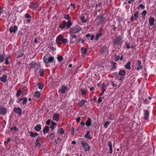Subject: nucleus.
Instances as JSON below:
<instances>
[{
    "mask_svg": "<svg viewBox=\"0 0 156 156\" xmlns=\"http://www.w3.org/2000/svg\"><path fill=\"white\" fill-rule=\"evenodd\" d=\"M5 60V55L0 54V63L3 62Z\"/></svg>",
    "mask_w": 156,
    "mask_h": 156,
    "instance_id": "72a5a7b5",
    "label": "nucleus"
},
{
    "mask_svg": "<svg viewBox=\"0 0 156 156\" xmlns=\"http://www.w3.org/2000/svg\"><path fill=\"white\" fill-rule=\"evenodd\" d=\"M51 122V120L50 119H49L46 121V124L48 125H50Z\"/></svg>",
    "mask_w": 156,
    "mask_h": 156,
    "instance_id": "052dcab7",
    "label": "nucleus"
},
{
    "mask_svg": "<svg viewBox=\"0 0 156 156\" xmlns=\"http://www.w3.org/2000/svg\"><path fill=\"white\" fill-rule=\"evenodd\" d=\"M70 5L71 6H72L73 9H74L76 8V6L75 5V4L71 3L70 4Z\"/></svg>",
    "mask_w": 156,
    "mask_h": 156,
    "instance_id": "338daca9",
    "label": "nucleus"
},
{
    "mask_svg": "<svg viewBox=\"0 0 156 156\" xmlns=\"http://www.w3.org/2000/svg\"><path fill=\"white\" fill-rule=\"evenodd\" d=\"M110 122L109 121H107L105 122L104 124V127L105 128H107L108 127V125L110 124Z\"/></svg>",
    "mask_w": 156,
    "mask_h": 156,
    "instance_id": "603ef678",
    "label": "nucleus"
},
{
    "mask_svg": "<svg viewBox=\"0 0 156 156\" xmlns=\"http://www.w3.org/2000/svg\"><path fill=\"white\" fill-rule=\"evenodd\" d=\"M108 118L109 120H113L115 118V116L113 114H111L108 116Z\"/></svg>",
    "mask_w": 156,
    "mask_h": 156,
    "instance_id": "a18cd8bd",
    "label": "nucleus"
},
{
    "mask_svg": "<svg viewBox=\"0 0 156 156\" xmlns=\"http://www.w3.org/2000/svg\"><path fill=\"white\" fill-rule=\"evenodd\" d=\"M115 79L118 80L119 81H123L125 77L119 75V74H118L117 76L115 78Z\"/></svg>",
    "mask_w": 156,
    "mask_h": 156,
    "instance_id": "b1692460",
    "label": "nucleus"
},
{
    "mask_svg": "<svg viewBox=\"0 0 156 156\" xmlns=\"http://www.w3.org/2000/svg\"><path fill=\"white\" fill-rule=\"evenodd\" d=\"M131 62L129 61L125 65V67L126 69L130 70L131 69L130 66Z\"/></svg>",
    "mask_w": 156,
    "mask_h": 156,
    "instance_id": "2f4dec72",
    "label": "nucleus"
},
{
    "mask_svg": "<svg viewBox=\"0 0 156 156\" xmlns=\"http://www.w3.org/2000/svg\"><path fill=\"white\" fill-rule=\"evenodd\" d=\"M22 91L20 89H19L17 92L16 94V96L18 98L21 94Z\"/></svg>",
    "mask_w": 156,
    "mask_h": 156,
    "instance_id": "c03bdc74",
    "label": "nucleus"
},
{
    "mask_svg": "<svg viewBox=\"0 0 156 156\" xmlns=\"http://www.w3.org/2000/svg\"><path fill=\"white\" fill-rule=\"evenodd\" d=\"M87 102V101L86 100H82L79 102L78 105L80 107H81Z\"/></svg>",
    "mask_w": 156,
    "mask_h": 156,
    "instance_id": "6ab92c4d",
    "label": "nucleus"
},
{
    "mask_svg": "<svg viewBox=\"0 0 156 156\" xmlns=\"http://www.w3.org/2000/svg\"><path fill=\"white\" fill-rule=\"evenodd\" d=\"M57 125V123H55L53 121L51 122V124L50 126V128L52 130H54L55 128V126Z\"/></svg>",
    "mask_w": 156,
    "mask_h": 156,
    "instance_id": "c756f323",
    "label": "nucleus"
},
{
    "mask_svg": "<svg viewBox=\"0 0 156 156\" xmlns=\"http://www.w3.org/2000/svg\"><path fill=\"white\" fill-rule=\"evenodd\" d=\"M41 126L40 124H38L34 127V129L36 131L39 132L41 129Z\"/></svg>",
    "mask_w": 156,
    "mask_h": 156,
    "instance_id": "bb28decb",
    "label": "nucleus"
},
{
    "mask_svg": "<svg viewBox=\"0 0 156 156\" xmlns=\"http://www.w3.org/2000/svg\"><path fill=\"white\" fill-rule=\"evenodd\" d=\"M54 58L52 56H49L47 55L45 56L43 58L44 61L46 63H51L53 62Z\"/></svg>",
    "mask_w": 156,
    "mask_h": 156,
    "instance_id": "20e7f679",
    "label": "nucleus"
},
{
    "mask_svg": "<svg viewBox=\"0 0 156 156\" xmlns=\"http://www.w3.org/2000/svg\"><path fill=\"white\" fill-rule=\"evenodd\" d=\"M25 17L27 18H31L30 15L28 13H27L25 15Z\"/></svg>",
    "mask_w": 156,
    "mask_h": 156,
    "instance_id": "6e6d98bb",
    "label": "nucleus"
},
{
    "mask_svg": "<svg viewBox=\"0 0 156 156\" xmlns=\"http://www.w3.org/2000/svg\"><path fill=\"white\" fill-rule=\"evenodd\" d=\"M2 126L4 127L5 126V124H6V122L5 120H3L2 122Z\"/></svg>",
    "mask_w": 156,
    "mask_h": 156,
    "instance_id": "e2e57ef3",
    "label": "nucleus"
},
{
    "mask_svg": "<svg viewBox=\"0 0 156 156\" xmlns=\"http://www.w3.org/2000/svg\"><path fill=\"white\" fill-rule=\"evenodd\" d=\"M37 65V63L34 61H32L30 64V65L31 68H35Z\"/></svg>",
    "mask_w": 156,
    "mask_h": 156,
    "instance_id": "e433bc0d",
    "label": "nucleus"
},
{
    "mask_svg": "<svg viewBox=\"0 0 156 156\" xmlns=\"http://www.w3.org/2000/svg\"><path fill=\"white\" fill-rule=\"evenodd\" d=\"M108 48L106 46H104L101 48L99 51V52L100 54H105L107 51Z\"/></svg>",
    "mask_w": 156,
    "mask_h": 156,
    "instance_id": "ddd939ff",
    "label": "nucleus"
},
{
    "mask_svg": "<svg viewBox=\"0 0 156 156\" xmlns=\"http://www.w3.org/2000/svg\"><path fill=\"white\" fill-rule=\"evenodd\" d=\"M49 130V127L48 126H45L43 129V132L44 134H45L48 133Z\"/></svg>",
    "mask_w": 156,
    "mask_h": 156,
    "instance_id": "a878e982",
    "label": "nucleus"
},
{
    "mask_svg": "<svg viewBox=\"0 0 156 156\" xmlns=\"http://www.w3.org/2000/svg\"><path fill=\"white\" fill-rule=\"evenodd\" d=\"M139 12L138 11H136L134 13V16H132L130 18V20L131 22L133 21L134 20H136L139 18Z\"/></svg>",
    "mask_w": 156,
    "mask_h": 156,
    "instance_id": "0eeeda50",
    "label": "nucleus"
},
{
    "mask_svg": "<svg viewBox=\"0 0 156 156\" xmlns=\"http://www.w3.org/2000/svg\"><path fill=\"white\" fill-rule=\"evenodd\" d=\"M82 39L81 38H79L77 40V41L75 42L76 44H78L80 41H81Z\"/></svg>",
    "mask_w": 156,
    "mask_h": 156,
    "instance_id": "0e129e2a",
    "label": "nucleus"
},
{
    "mask_svg": "<svg viewBox=\"0 0 156 156\" xmlns=\"http://www.w3.org/2000/svg\"><path fill=\"white\" fill-rule=\"evenodd\" d=\"M49 136L50 137V139L51 140H53L54 138L55 137V133H51V134H50L49 135Z\"/></svg>",
    "mask_w": 156,
    "mask_h": 156,
    "instance_id": "09e8293b",
    "label": "nucleus"
},
{
    "mask_svg": "<svg viewBox=\"0 0 156 156\" xmlns=\"http://www.w3.org/2000/svg\"><path fill=\"white\" fill-rule=\"evenodd\" d=\"M126 74V71L124 69H122L119 71L118 74L125 77Z\"/></svg>",
    "mask_w": 156,
    "mask_h": 156,
    "instance_id": "393cba45",
    "label": "nucleus"
},
{
    "mask_svg": "<svg viewBox=\"0 0 156 156\" xmlns=\"http://www.w3.org/2000/svg\"><path fill=\"white\" fill-rule=\"evenodd\" d=\"M10 129L11 131L13 130L15 131H18V129L16 126H14L13 127H11Z\"/></svg>",
    "mask_w": 156,
    "mask_h": 156,
    "instance_id": "8fccbe9b",
    "label": "nucleus"
},
{
    "mask_svg": "<svg viewBox=\"0 0 156 156\" xmlns=\"http://www.w3.org/2000/svg\"><path fill=\"white\" fill-rule=\"evenodd\" d=\"M22 101H23V102L22 103V104L23 105H25L27 103V99L25 97H24L23 98H19L18 99V101L17 102V103H19V104H20V102Z\"/></svg>",
    "mask_w": 156,
    "mask_h": 156,
    "instance_id": "2eb2a0df",
    "label": "nucleus"
},
{
    "mask_svg": "<svg viewBox=\"0 0 156 156\" xmlns=\"http://www.w3.org/2000/svg\"><path fill=\"white\" fill-rule=\"evenodd\" d=\"M68 90V88L66 86L63 85L61 86V89L59 90V92L61 94H64L66 93V90Z\"/></svg>",
    "mask_w": 156,
    "mask_h": 156,
    "instance_id": "4468645a",
    "label": "nucleus"
},
{
    "mask_svg": "<svg viewBox=\"0 0 156 156\" xmlns=\"http://www.w3.org/2000/svg\"><path fill=\"white\" fill-rule=\"evenodd\" d=\"M140 7L141 8V9H144L145 8V6L142 4H140L139 5Z\"/></svg>",
    "mask_w": 156,
    "mask_h": 156,
    "instance_id": "680f3d73",
    "label": "nucleus"
},
{
    "mask_svg": "<svg viewBox=\"0 0 156 156\" xmlns=\"http://www.w3.org/2000/svg\"><path fill=\"white\" fill-rule=\"evenodd\" d=\"M102 101V98H101V97L98 98V101H97V102L98 103H100Z\"/></svg>",
    "mask_w": 156,
    "mask_h": 156,
    "instance_id": "69168bd1",
    "label": "nucleus"
},
{
    "mask_svg": "<svg viewBox=\"0 0 156 156\" xmlns=\"http://www.w3.org/2000/svg\"><path fill=\"white\" fill-rule=\"evenodd\" d=\"M37 86L39 89L41 90H42L44 87V84L41 82H39L37 84Z\"/></svg>",
    "mask_w": 156,
    "mask_h": 156,
    "instance_id": "473e14b6",
    "label": "nucleus"
},
{
    "mask_svg": "<svg viewBox=\"0 0 156 156\" xmlns=\"http://www.w3.org/2000/svg\"><path fill=\"white\" fill-rule=\"evenodd\" d=\"M39 6L37 2H32L30 3L29 7V8L35 10H36L38 8Z\"/></svg>",
    "mask_w": 156,
    "mask_h": 156,
    "instance_id": "423d86ee",
    "label": "nucleus"
},
{
    "mask_svg": "<svg viewBox=\"0 0 156 156\" xmlns=\"http://www.w3.org/2000/svg\"><path fill=\"white\" fill-rule=\"evenodd\" d=\"M91 120L90 117L87 118V120L86 121L85 124L87 126H90L91 125Z\"/></svg>",
    "mask_w": 156,
    "mask_h": 156,
    "instance_id": "cd10ccee",
    "label": "nucleus"
},
{
    "mask_svg": "<svg viewBox=\"0 0 156 156\" xmlns=\"http://www.w3.org/2000/svg\"><path fill=\"white\" fill-rule=\"evenodd\" d=\"M39 73L40 76H43L44 73V70L43 69H40L39 71Z\"/></svg>",
    "mask_w": 156,
    "mask_h": 156,
    "instance_id": "58836bf2",
    "label": "nucleus"
},
{
    "mask_svg": "<svg viewBox=\"0 0 156 156\" xmlns=\"http://www.w3.org/2000/svg\"><path fill=\"white\" fill-rule=\"evenodd\" d=\"M59 115L58 113H55L52 116V119L53 120L58 121L59 120Z\"/></svg>",
    "mask_w": 156,
    "mask_h": 156,
    "instance_id": "5701e85b",
    "label": "nucleus"
},
{
    "mask_svg": "<svg viewBox=\"0 0 156 156\" xmlns=\"http://www.w3.org/2000/svg\"><path fill=\"white\" fill-rule=\"evenodd\" d=\"M24 64H22L20 62H18L16 64V66H18L17 69H18L21 70L24 68V67L23 66Z\"/></svg>",
    "mask_w": 156,
    "mask_h": 156,
    "instance_id": "a211bd4d",
    "label": "nucleus"
},
{
    "mask_svg": "<svg viewBox=\"0 0 156 156\" xmlns=\"http://www.w3.org/2000/svg\"><path fill=\"white\" fill-rule=\"evenodd\" d=\"M115 56L116 57L115 61V62H117L120 58V56H119L117 55H115Z\"/></svg>",
    "mask_w": 156,
    "mask_h": 156,
    "instance_id": "13d9d810",
    "label": "nucleus"
},
{
    "mask_svg": "<svg viewBox=\"0 0 156 156\" xmlns=\"http://www.w3.org/2000/svg\"><path fill=\"white\" fill-rule=\"evenodd\" d=\"M7 75L6 74H4L2 77H0V80L3 82L5 83L7 81Z\"/></svg>",
    "mask_w": 156,
    "mask_h": 156,
    "instance_id": "412c9836",
    "label": "nucleus"
},
{
    "mask_svg": "<svg viewBox=\"0 0 156 156\" xmlns=\"http://www.w3.org/2000/svg\"><path fill=\"white\" fill-rule=\"evenodd\" d=\"M7 113V108L3 106L0 105V115H4Z\"/></svg>",
    "mask_w": 156,
    "mask_h": 156,
    "instance_id": "6e6552de",
    "label": "nucleus"
},
{
    "mask_svg": "<svg viewBox=\"0 0 156 156\" xmlns=\"http://www.w3.org/2000/svg\"><path fill=\"white\" fill-rule=\"evenodd\" d=\"M147 14V11L144 10L141 13V15L145 17Z\"/></svg>",
    "mask_w": 156,
    "mask_h": 156,
    "instance_id": "864d4df0",
    "label": "nucleus"
},
{
    "mask_svg": "<svg viewBox=\"0 0 156 156\" xmlns=\"http://www.w3.org/2000/svg\"><path fill=\"white\" fill-rule=\"evenodd\" d=\"M110 63L111 64V70H112L115 69H116V66L117 65L116 63L114 62L113 61L110 62Z\"/></svg>",
    "mask_w": 156,
    "mask_h": 156,
    "instance_id": "aec40b11",
    "label": "nucleus"
},
{
    "mask_svg": "<svg viewBox=\"0 0 156 156\" xmlns=\"http://www.w3.org/2000/svg\"><path fill=\"white\" fill-rule=\"evenodd\" d=\"M63 16L64 18L66 19L70 20V17L69 16V14H65L63 15Z\"/></svg>",
    "mask_w": 156,
    "mask_h": 156,
    "instance_id": "a19ab883",
    "label": "nucleus"
},
{
    "mask_svg": "<svg viewBox=\"0 0 156 156\" xmlns=\"http://www.w3.org/2000/svg\"><path fill=\"white\" fill-rule=\"evenodd\" d=\"M81 144L82 146L83 150L85 152L89 151L90 149V147L88 144L86 142L82 141Z\"/></svg>",
    "mask_w": 156,
    "mask_h": 156,
    "instance_id": "39448f33",
    "label": "nucleus"
},
{
    "mask_svg": "<svg viewBox=\"0 0 156 156\" xmlns=\"http://www.w3.org/2000/svg\"><path fill=\"white\" fill-rule=\"evenodd\" d=\"M24 53L23 52H22V53H20V54L18 55V57H17V58H20L21 57H22L24 55Z\"/></svg>",
    "mask_w": 156,
    "mask_h": 156,
    "instance_id": "bf43d9fd",
    "label": "nucleus"
},
{
    "mask_svg": "<svg viewBox=\"0 0 156 156\" xmlns=\"http://www.w3.org/2000/svg\"><path fill=\"white\" fill-rule=\"evenodd\" d=\"M58 133L60 134H64L65 131L62 128H60L58 129Z\"/></svg>",
    "mask_w": 156,
    "mask_h": 156,
    "instance_id": "4c0bfd02",
    "label": "nucleus"
},
{
    "mask_svg": "<svg viewBox=\"0 0 156 156\" xmlns=\"http://www.w3.org/2000/svg\"><path fill=\"white\" fill-rule=\"evenodd\" d=\"M81 20L82 23H85L87 22V19L85 18L84 16H83L81 17Z\"/></svg>",
    "mask_w": 156,
    "mask_h": 156,
    "instance_id": "49530a36",
    "label": "nucleus"
},
{
    "mask_svg": "<svg viewBox=\"0 0 156 156\" xmlns=\"http://www.w3.org/2000/svg\"><path fill=\"white\" fill-rule=\"evenodd\" d=\"M108 146L109 147H112V144L111 141H109L108 142Z\"/></svg>",
    "mask_w": 156,
    "mask_h": 156,
    "instance_id": "774afa93",
    "label": "nucleus"
},
{
    "mask_svg": "<svg viewBox=\"0 0 156 156\" xmlns=\"http://www.w3.org/2000/svg\"><path fill=\"white\" fill-rule=\"evenodd\" d=\"M70 34L71 38L70 39V43L73 44L75 42L73 40L74 38H76L77 36L76 34L78 33L81 31V27L78 25H76V26L70 29Z\"/></svg>",
    "mask_w": 156,
    "mask_h": 156,
    "instance_id": "f257e3e1",
    "label": "nucleus"
},
{
    "mask_svg": "<svg viewBox=\"0 0 156 156\" xmlns=\"http://www.w3.org/2000/svg\"><path fill=\"white\" fill-rule=\"evenodd\" d=\"M80 91L81 92V94L82 96H85L86 95L87 91L85 90H83L82 89H80Z\"/></svg>",
    "mask_w": 156,
    "mask_h": 156,
    "instance_id": "37998d69",
    "label": "nucleus"
},
{
    "mask_svg": "<svg viewBox=\"0 0 156 156\" xmlns=\"http://www.w3.org/2000/svg\"><path fill=\"white\" fill-rule=\"evenodd\" d=\"M106 86L105 83H103L102 84V91L104 92L106 90Z\"/></svg>",
    "mask_w": 156,
    "mask_h": 156,
    "instance_id": "de8ad7c7",
    "label": "nucleus"
},
{
    "mask_svg": "<svg viewBox=\"0 0 156 156\" xmlns=\"http://www.w3.org/2000/svg\"><path fill=\"white\" fill-rule=\"evenodd\" d=\"M81 51L82 53L86 54L87 52V50L84 47H82L81 49Z\"/></svg>",
    "mask_w": 156,
    "mask_h": 156,
    "instance_id": "79ce46f5",
    "label": "nucleus"
},
{
    "mask_svg": "<svg viewBox=\"0 0 156 156\" xmlns=\"http://www.w3.org/2000/svg\"><path fill=\"white\" fill-rule=\"evenodd\" d=\"M149 117V112L148 110H146L144 111V119L145 120H147Z\"/></svg>",
    "mask_w": 156,
    "mask_h": 156,
    "instance_id": "4be33fe9",
    "label": "nucleus"
},
{
    "mask_svg": "<svg viewBox=\"0 0 156 156\" xmlns=\"http://www.w3.org/2000/svg\"><path fill=\"white\" fill-rule=\"evenodd\" d=\"M102 35V33H97L96 35V37L95 40L96 41H98L99 39V38Z\"/></svg>",
    "mask_w": 156,
    "mask_h": 156,
    "instance_id": "ea45409f",
    "label": "nucleus"
},
{
    "mask_svg": "<svg viewBox=\"0 0 156 156\" xmlns=\"http://www.w3.org/2000/svg\"><path fill=\"white\" fill-rule=\"evenodd\" d=\"M122 38L120 36H118L116 39L113 42L114 45H118L120 44L122 40Z\"/></svg>",
    "mask_w": 156,
    "mask_h": 156,
    "instance_id": "f8f14e48",
    "label": "nucleus"
},
{
    "mask_svg": "<svg viewBox=\"0 0 156 156\" xmlns=\"http://www.w3.org/2000/svg\"><path fill=\"white\" fill-rule=\"evenodd\" d=\"M41 140V138L40 137H37L35 141V147L38 146L39 147H40L41 144L39 142V141Z\"/></svg>",
    "mask_w": 156,
    "mask_h": 156,
    "instance_id": "f3484780",
    "label": "nucleus"
},
{
    "mask_svg": "<svg viewBox=\"0 0 156 156\" xmlns=\"http://www.w3.org/2000/svg\"><path fill=\"white\" fill-rule=\"evenodd\" d=\"M104 14H100L98 16L97 19L99 20V23H101L104 22L105 20V18L104 17Z\"/></svg>",
    "mask_w": 156,
    "mask_h": 156,
    "instance_id": "9b49d317",
    "label": "nucleus"
},
{
    "mask_svg": "<svg viewBox=\"0 0 156 156\" xmlns=\"http://www.w3.org/2000/svg\"><path fill=\"white\" fill-rule=\"evenodd\" d=\"M72 23L71 20H69L67 22L65 21H62L58 27L61 29H63L66 27V28H69L72 25Z\"/></svg>",
    "mask_w": 156,
    "mask_h": 156,
    "instance_id": "7ed1b4c3",
    "label": "nucleus"
},
{
    "mask_svg": "<svg viewBox=\"0 0 156 156\" xmlns=\"http://www.w3.org/2000/svg\"><path fill=\"white\" fill-rule=\"evenodd\" d=\"M90 133V132L89 131H88L87 132V133L85 135V137L86 138H87L88 139H89L90 140H91L92 139V137L90 136V135H89V134Z\"/></svg>",
    "mask_w": 156,
    "mask_h": 156,
    "instance_id": "c9c22d12",
    "label": "nucleus"
},
{
    "mask_svg": "<svg viewBox=\"0 0 156 156\" xmlns=\"http://www.w3.org/2000/svg\"><path fill=\"white\" fill-rule=\"evenodd\" d=\"M11 140V139L10 138H8V140L7 141H5L4 142V143L5 145H6L7 144H8L9 142H10Z\"/></svg>",
    "mask_w": 156,
    "mask_h": 156,
    "instance_id": "4d7b16f0",
    "label": "nucleus"
},
{
    "mask_svg": "<svg viewBox=\"0 0 156 156\" xmlns=\"http://www.w3.org/2000/svg\"><path fill=\"white\" fill-rule=\"evenodd\" d=\"M13 111L19 115H20L22 114V111L21 108L18 107L14 108L13 110Z\"/></svg>",
    "mask_w": 156,
    "mask_h": 156,
    "instance_id": "9d476101",
    "label": "nucleus"
},
{
    "mask_svg": "<svg viewBox=\"0 0 156 156\" xmlns=\"http://www.w3.org/2000/svg\"><path fill=\"white\" fill-rule=\"evenodd\" d=\"M41 96L40 92L39 91H37L35 92L34 96L37 98H38Z\"/></svg>",
    "mask_w": 156,
    "mask_h": 156,
    "instance_id": "f704fd0d",
    "label": "nucleus"
},
{
    "mask_svg": "<svg viewBox=\"0 0 156 156\" xmlns=\"http://www.w3.org/2000/svg\"><path fill=\"white\" fill-rule=\"evenodd\" d=\"M29 133L30 136L33 137H35L36 136H37L38 135V133L36 132L34 133L31 131H30Z\"/></svg>",
    "mask_w": 156,
    "mask_h": 156,
    "instance_id": "7c9ffc66",
    "label": "nucleus"
},
{
    "mask_svg": "<svg viewBox=\"0 0 156 156\" xmlns=\"http://www.w3.org/2000/svg\"><path fill=\"white\" fill-rule=\"evenodd\" d=\"M136 65L137 66L136 68L137 70L139 71L143 68V66L142 65V63L141 60H137Z\"/></svg>",
    "mask_w": 156,
    "mask_h": 156,
    "instance_id": "1a4fd4ad",
    "label": "nucleus"
},
{
    "mask_svg": "<svg viewBox=\"0 0 156 156\" xmlns=\"http://www.w3.org/2000/svg\"><path fill=\"white\" fill-rule=\"evenodd\" d=\"M56 42L58 45H61L62 43L64 44H66L68 43V40L67 38H64L63 35L59 34L56 39Z\"/></svg>",
    "mask_w": 156,
    "mask_h": 156,
    "instance_id": "f03ea898",
    "label": "nucleus"
},
{
    "mask_svg": "<svg viewBox=\"0 0 156 156\" xmlns=\"http://www.w3.org/2000/svg\"><path fill=\"white\" fill-rule=\"evenodd\" d=\"M5 63L6 65H9V62L8 61V57H6L5 58Z\"/></svg>",
    "mask_w": 156,
    "mask_h": 156,
    "instance_id": "5fc2aeb1",
    "label": "nucleus"
},
{
    "mask_svg": "<svg viewBox=\"0 0 156 156\" xmlns=\"http://www.w3.org/2000/svg\"><path fill=\"white\" fill-rule=\"evenodd\" d=\"M18 27L15 25L13 27L11 26L9 29V31L10 33H15L17 31Z\"/></svg>",
    "mask_w": 156,
    "mask_h": 156,
    "instance_id": "dca6fc26",
    "label": "nucleus"
},
{
    "mask_svg": "<svg viewBox=\"0 0 156 156\" xmlns=\"http://www.w3.org/2000/svg\"><path fill=\"white\" fill-rule=\"evenodd\" d=\"M57 59L58 62H61L63 60V58L62 56H59L57 57Z\"/></svg>",
    "mask_w": 156,
    "mask_h": 156,
    "instance_id": "3c124183",
    "label": "nucleus"
},
{
    "mask_svg": "<svg viewBox=\"0 0 156 156\" xmlns=\"http://www.w3.org/2000/svg\"><path fill=\"white\" fill-rule=\"evenodd\" d=\"M149 24L150 25H153L154 23V18L153 17H150L149 20Z\"/></svg>",
    "mask_w": 156,
    "mask_h": 156,
    "instance_id": "c85d7f7f",
    "label": "nucleus"
}]
</instances>
